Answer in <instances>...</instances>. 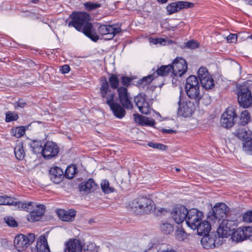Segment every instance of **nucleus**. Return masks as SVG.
<instances>
[{"mask_svg": "<svg viewBox=\"0 0 252 252\" xmlns=\"http://www.w3.org/2000/svg\"><path fill=\"white\" fill-rule=\"evenodd\" d=\"M194 6V3L189 1H178L169 4L166 7V10L169 15L173 14L183 8H191Z\"/></svg>", "mask_w": 252, "mask_h": 252, "instance_id": "18", "label": "nucleus"}, {"mask_svg": "<svg viewBox=\"0 0 252 252\" xmlns=\"http://www.w3.org/2000/svg\"><path fill=\"white\" fill-rule=\"evenodd\" d=\"M163 133L172 134L176 133V131L171 129L163 128L161 130Z\"/></svg>", "mask_w": 252, "mask_h": 252, "instance_id": "57", "label": "nucleus"}, {"mask_svg": "<svg viewBox=\"0 0 252 252\" xmlns=\"http://www.w3.org/2000/svg\"><path fill=\"white\" fill-rule=\"evenodd\" d=\"M60 70L62 73H67L70 71V67L68 65L65 64L61 67Z\"/></svg>", "mask_w": 252, "mask_h": 252, "instance_id": "56", "label": "nucleus"}, {"mask_svg": "<svg viewBox=\"0 0 252 252\" xmlns=\"http://www.w3.org/2000/svg\"><path fill=\"white\" fill-rule=\"evenodd\" d=\"M243 149L245 152L252 155V139L251 137L243 142Z\"/></svg>", "mask_w": 252, "mask_h": 252, "instance_id": "41", "label": "nucleus"}, {"mask_svg": "<svg viewBox=\"0 0 252 252\" xmlns=\"http://www.w3.org/2000/svg\"><path fill=\"white\" fill-rule=\"evenodd\" d=\"M243 220L246 222H252V211H248L243 216Z\"/></svg>", "mask_w": 252, "mask_h": 252, "instance_id": "50", "label": "nucleus"}, {"mask_svg": "<svg viewBox=\"0 0 252 252\" xmlns=\"http://www.w3.org/2000/svg\"><path fill=\"white\" fill-rule=\"evenodd\" d=\"M134 101L141 113L146 115L150 113L151 107L149 102L146 100L145 94H139L135 97Z\"/></svg>", "mask_w": 252, "mask_h": 252, "instance_id": "15", "label": "nucleus"}, {"mask_svg": "<svg viewBox=\"0 0 252 252\" xmlns=\"http://www.w3.org/2000/svg\"><path fill=\"white\" fill-rule=\"evenodd\" d=\"M197 227L195 230H197V234L199 235H205L209 233L211 230V224L207 220L200 221L198 224L196 225Z\"/></svg>", "mask_w": 252, "mask_h": 252, "instance_id": "24", "label": "nucleus"}, {"mask_svg": "<svg viewBox=\"0 0 252 252\" xmlns=\"http://www.w3.org/2000/svg\"><path fill=\"white\" fill-rule=\"evenodd\" d=\"M151 43H152L153 44L156 45V44H164L166 41L164 39L162 38H157L155 39H152L150 41Z\"/></svg>", "mask_w": 252, "mask_h": 252, "instance_id": "52", "label": "nucleus"}, {"mask_svg": "<svg viewBox=\"0 0 252 252\" xmlns=\"http://www.w3.org/2000/svg\"><path fill=\"white\" fill-rule=\"evenodd\" d=\"M99 91L101 97L106 98V103L110 106L114 115L117 118H123L126 115V111L120 104L114 102L115 94L111 93L108 82L105 77L101 79Z\"/></svg>", "mask_w": 252, "mask_h": 252, "instance_id": "2", "label": "nucleus"}, {"mask_svg": "<svg viewBox=\"0 0 252 252\" xmlns=\"http://www.w3.org/2000/svg\"><path fill=\"white\" fill-rule=\"evenodd\" d=\"M160 230L164 234H169L174 231L173 224L166 220H162L159 226Z\"/></svg>", "mask_w": 252, "mask_h": 252, "instance_id": "30", "label": "nucleus"}, {"mask_svg": "<svg viewBox=\"0 0 252 252\" xmlns=\"http://www.w3.org/2000/svg\"><path fill=\"white\" fill-rule=\"evenodd\" d=\"M188 96L191 99H194L196 103L199 102L202 97L200 93L199 87L186 90Z\"/></svg>", "mask_w": 252, "mask_h": 252, "instance_id": "28", "label": "nucleus"}, {"mask_svg": "<svg viewBox=\"0 0 252 252\" xmlns=\"http://www.w3.org/2000/svg\"><path fill=\"white\" fill-rule=\"evenodd\" d=\"M63 171L57 166L52 167L49 170L50 178L53 182L58 184L62 181L63 176Z\"/></svg>", "mask_w": 252, "mask_h": 252, "instance_id": "23", "label": "nucleus"}, {"mask_svg": "<svg viewBox=\"0 0 252 252\" xmlns=\"http://www.w3.org/2000/svg\"><path fill=\"white\" fill-rule=\"evenodd\" d=\"M4 221L5 223L10 227H16L18 226V224L15 220L11 217H6L4 218Z\"/></svg>", "mask_w": 252, "mask_h": 252, "instance_id": "44", "label": "nucleus"}, {"mask_svg": "<svg viewBox=\"0 0 252 252\" xmlns=\"http://www.w3.org/2000/svg\"><path fill=\"white\" fill-rule=\"evenodd\" d=\"M188 212V210L185 206L178 205L173 208L171 215L175 221L180 224L186 220Z\"/></svg>", "mask_w": 252, "mask_h": 252, "instance_id": "14", "label": "nucleus"}, {"mask_svg": "<svg viewBox=\"0 0 252 252\" xmlns=\"http://www.w3.org/2000/svg\"><path fill=\"white\" fill-rule=\"evenodd\" d=\"M235 222L233 220H223L217 229L219 237L227 238L234 230Z\"/></svg>", "mask_w": 252, "mask_h": 252, "instance_id": "9", "label": "nucleus"}, {"mask_svg": "<svg viewBox=\"0 0 252 252\" xmlns=\"http://www.w3.org/2000/svg\"><path fill=\"white\" fill-rule=\"evenodd\" d=\"M249 37L252 39V34L250 36H249Z\"/></svg>", "mask_w": 252, "mask_h": 252, "instance_id": "64", "label": "nucleus"}, {"mask_svg": "<svg viewBox=\"0 0 252 252\" xmlns=\"http://www.w3.org/2000/svg\"><path fill=\"white\" fill-rule=\"evenodd\" d=\"M203 217V213L196 209H191L188 211L186 220L187 225L193 230H195L196 225L201 221Z\"/></svg>", "mask_w": 252, "mask_h": 252, "instance_id": "8", "label": "nucleus"}, {"mask_svg": "<svg viewBox=\"0 0 252 252\" xmlns=\"http://www.w3.org/2000/svg\"><path fill=\"white\" fill-rule=\"evenodd\" d=\"M172 74L175 76H181L187 70L188 66L186 61L182 58H177L171 65Z\"/></svg>", "mask_w": 252, "mask_h": 252, "instance_id": "16", "label": "nucleus"}, {"mask_svg": "<svg viewBox=\"0 0 252 252\" xmlns=\"http://www.w3.org/2000/svg\"><path fill=\"white\" fill-rule=\"evenodd\" d=\"M161 252H177V251L173 249L167 248L166 250H162Z\"/></svg>", "mask_w": 252, "mask_h": 252, "instance_id": "59", "label": "nucleus"}, {"mask_svg": "<svg viewBox=\"0 0 252 252\" xmlns=\"http://www.w3.org/2000/svg\"><path fill=\"white\" fill-rule=\"evenodd\" d=\"M248 3V4L252 5V0H246Z\"/></svg>", "mask_w": 252, "mask_h": 252, "instance_id": "61", "label": "nucleus"}, {"mask_svg": "<svg viewBox=\"0 0 252 252\" xmlns=\"http://www.w3.org/2000/svg\"><path fill=\"white\" fill-rule=\"evenodd\" d=\"M77 167L74 164L69 165L65 171V176L68 179H71L77 172Z\"/></svg>", "mask_w": 252, "mask_h": 252, "instance_id": "38", "label": "nucleus"}, {"mask_svg": "<svg viewBox=\"0 0 252 252\" xmlns=\"http://www.w3.org/2000/svg\"><path fill=\"white\" fill-rule=\"evenodd\" d=\"M134 121L136 123L142 126H153L156 122L155 120L150 118L142 116L138 114L133 115Z\"/></svg>", "mask_w": 252, "mask_h": 252, "instance_id": "25", "label": "nucleus"}, {"mask_svg": "<svg viewBox=\"0 0 252 252\" xmlns=\"http://www.w3.org/2000/svg\"><path fill=\"white\" fill-rule=\"evenodd\" d=\"M148 145L150 147L161 150H165L166 148V146L160 143L149 142Z\"/></svg>", "mask_w": 252, "mask_h": 252, "instance_id": "49", "label": "nucleus"}, {"mask_svg": "<svg viewBox=\"0 0 252 252\" xmlns=\"http://www.w3.org/2000/svg\"><path fill=\"white\" fill-rule=\"evenodd\" d=\"M34 239L35 236L33 233H29L28 236L22 234H19L14 239V246L18 251H22L32 244Z\"/></svg>", "mask_w": 252, "mask_h": 252, "instance_id": "7", "label": "nucleus"}, {"mask_svg": "<svg viewBox=\"0 0 252 252\" xmlns=\"http://www.w3.org/2000/svg\"><path fill=\"white\" fill-rule=\"evenodd\" d=\"M84 244L77 239H69L66 244L67 252H82Z\"/></svg>", "mask_w": 252, "mask_h": 252, "instance_id": "21", "label": "nucleus"}, {"mask_svg": "<svg viewBox=\"0 0 252 252\" xmlns=\"http://www.w3.org/2000/svg\"><path fill=\"white\" fill-rule=\"evenodd\" d=\"M84 5L85 6V9L89 11L96 9L100 6V4L99 3H93L91 2H86L84 3Z\"/></svg>", "mask_w": 252, "mask_h": 252, "instance_id": "45", "label": "nucleus"}, {"mask_svg": "<svg viewBox=\"0 0 252 252\" xmlns=\"http://www.w3.org/2000/svg\"><path fill=\"white\" fill-rule=\"evenodd\" d=\"M175 170H176L177 172H179V171H180V168H176L175 169Z\"/></svg>", "mask_w": 252, "mask_h": 252, "instance_id": "63", "label": "nucleus"}, {"mask_svg": "<svg viewBox=\"0 0 252 252\" xmlns=\"http://www.w3.org/2000/svg\"><path fill=\"white\" fill-rule=\"evenodd\" d=\"M129 205L137 214H148L155 209L153 201L145 196H139L133 200Z\"/></svg>", "mask_w": 252, "mask_h": 252, "instance_id": "3", "label": "nucleus"}, {"mask_svg": "<svg viewBox=\"0 0 252 252\" xmlns=\"http://www.w3.org/2000/svg\"><path fill=\"white\" fill-rule=\"evenodd\" d=\"M156 77L155 73L143 77L138 81V85H147L149 84Z\"/></svg>", "mask_w": 252, "mask_h": 252, "instance_id": "40", "label": "nucleus"}, {"mask_svg": "<svg viewBox=\"0 0 252 252\" xmlns=\"http://www.w3.org/2000/svg\"><path fill=\"white\" fill-rule=\"evenodd\" d=\"M179 108L178 114L187 117L191 115L193 110V104L190 101L183 102L181 104V100L178 101Z\"/></svg>", "mask_w": 252, "mask_h": 252, "instance_id": "19", "label": "nucleus"}, {"mask_svg": "<svg viewBox=\"0 0 252 252\" xmlns=\"http://www.w3.org/2000/svg\"><path fill=\"white\" fill-rule=\"evenodd\" d=\"M26 105V102L23 99H19L17 102L15 103V107L16 108H24Z\"/></svg>", "mask_w": 252, "mask_h": 252, "instance_id": "54", "label": "nucleus"}, {"mask_svg": "<svg viewBox=\"0 0 252 252\" xmlns=\"http://www.w3.org/2000/svg\"><path fill=\"white\" fill-rule=\"evenodd\" d=\"M117 92L120 102L123 107L127 109H132L133 108L132 98L128 93L127 88L120 87L118 89Z\"/></svg>", "mask_w": 252, "mask_h": 252, "instance_id": "12", "label": "nucleus"}, {"mask_svg": "<svg viewBox=\"0 0 252 252\" xmlns=\"http://www.w3.org/2000/svg\"><path fill=\"white\" fill-rule=\"evenodd\" d=\"M227 40L230 43H234L237 41V36L236 34H230L226 37Z\"/></svg>", "mask_w": 252, "mask_h": 252, "instance_id": "53", "label": "nucleus"}, {"mask_svg": "<svg viewBox=\"0 0 252 252\" xmlns=\"http://www.w3.org/2000/svg\"><path fill=\"white\" fill-rule=\"evenodd\" d=\"M251 120V116L248 110L243 111L240 117L239 124L241 126L246 125Z\"/></svg>", "mask_w": 252, "mask_h": 252, "instance_id": "36", "label": "nucleus"}, {"mask_svg": "<svg viewBox=\"0 0 252 252\" xmlns=\"http://www.w3.org/2000/svg\"><path fill=\"white\" fill-rule=\"evenodd\" d=\"M71 20L69 22L68 27L72 26L76 30L82 32L85 35L96 42L99 39V36L90 21V15L86 12H74L70 16Z\"/></svg>", "mask_w": 252, "mask_h": 252, "instance_id": "1", "label": "nucleus"}, {"mask_svg": "<svg viewBox=\"0 0 252 252\" xmlns=\"http://www.w3.org/2000/svg\"><path fill=\"white\" fill-rule=\"evenodd\" d=\"M186 84L199 85V82L195 76L191 75L187 78Z\"/></svg>", "mask_w": 252, "mask_h": 252, "instance_id": "48", "label": "nucleus"}, {"mask_svg": "<svg viewBox=\"0 0 252 252\" xmlns=\"http://www.w3.org/2000/svg\"><path fill=\"white\" fill-rule=\"evenodd\" d=\"M108 80L112 89H118L119 88V86L120 83V80L118 76L116 74H111Z\"/></svg>", "mask_w": 252, "mask_h": 252, "instance_id": "39", "label": "nucleus"}, {"mask_svg": "<svg viewBox=\"0 0 252 252\" xmlns=\"http://www.w3.org/2000/svg\"><path fill=\"white\" fill-rule=\"evenodd\" d=\"M252 235V228L250 226L238 228L231 233L233 241L239 242L246 239Z\"/></svg>", "mask_w": 252, "mask_h": 252, "instance_id": "13", "label": "nucleus"}, {"mask_svg": "<svg viewBox=\"0 0 252 252\" xmlns=\"http://www.w3.org/2000/svg\"><path fill=\"white\" fill-rule=\"evenodd\" d=\"M36 249L37 252H50L46 237L41 236L36 243Z\"/></svg>", "mask_w": 252, "mask_h": 252, "instance_id": "27", "label": "nucleus"}, {"mask_svg": "<svg viewBox=\"0 0 252 252\" xmlns=\"http://www.w3.org/2000/svg\"><path fill=\"white\" fill-rule=\"evenodd\" d=\"M80 190L86 193L93 191L96 189V185L92 179H89L86 182L82 183L79 186Z\"/></svg>", "mask_w": 252, "mask_h": 252, "instance_id": "26", "label": "nucleus"}, {"mask_svg": "<svg viewBox=\"0 0 252 252\" xmlns=\"http://www.w3.org/2000/svg\"><path fill=\"white\" fill-rule=\"evenodd\" d=\"M168 0H157L159 3H165Z\"/></svg>", "mask_w": 252, "mask_h": 252, "instance_id": "60", "label": "nucleus"}, {"mask_svg": "<svg viewBox=\"0 0 252 252\" xmlns=\"http://www.w3.org/2000/svg\"><path fill=\"white\" fill-rule=\"evenodd\" d=\"M187 233L183 228H178L176 232V237L179 241H183L187 237Z\"/></svg>", "mask_w": 252, "mask_h": 252, "instance_id": "43", "label": "nucleus"}, {"mask_svg": "<svg viewBox=\"0 0 252 252\" xmlns=\"http://www.w3.org/2000/svg\"><path fill=\"white\" fill-rule=\"evenodd\" d=\"M100 185L103 192L106 194L113 192L115 190L114 188L110 187L109 181L107 180L102 181Z\"/></svg>", "mask_w": 252, "mask_h": 252, "instance_id": "37", "label": "nucleus"}, {"mask_svg": "<svg viewBox=\"0 0 252 252\" xmlns=\"http://www.w3.org/2000/svg\"><path fill=\"white\" fill-rule=\"evenodd\" d=\"M229 211L228 207L224 203H219L215 205L212 212H210L208 215V220L209 221H215L220 220L227 216Z\"/></svg>", "mask_w": 252, "mask_h": 252, "instance_id": "5", "label": "nucleus"}, {"mask_svg": "<svg viewBox=\"0 0 252 252\" xmlns=\"http://www.w3.org/2000/svg\"><path fill=\"white\" fill-rule=\"evenodd\" d=\"M19 203H21V202L17 201L15 198H11L7 196H0V205H8L19 206Z\"/></svg>", "mask_w": 252, "mask_h": 252, "instance_id": "34", "label": "nucleus"}, {"mask_svg": "<svg viewBox=\"0 0 252 252\" xmlns=\"http://www.w3.org/2000/svg\"><path fill=\"white\" fill-rule=\"evenodd\" d=\"M11 132L12 135L17 138H19L23 136L25 133V128L24 126L17 127L13 128Z\"/></svg>", "mask_w": 252, "mask_h": 252, "instance_id": "42", "label": "nucleus"}, {"mask_svg": "<svg viewBox=\"0 0 252 252\" xmlns=\"http://www.w3.org/2000/svg\"><path fill=\"white\" fill-rule=\"evenodd\" d=\"M19 208L23 209L24 210L29 212L30 214L27 216V219L29 221L34 222L39 220L42 216L45 211V206L42 204L35 205L32 202L28 203H19Z\"/></svg>", "mask_w": 252, "mask_h": 252, "instance_id": "4", "label": "nucleus"}, {"mask_svg": "<svg viewBox=\"0 0 252 252\" xmlns=\"http://www.w3.org/2000/svg\"><path fill=\"white\" fill-rule=\"evenodd\" d=\"M59 151V148L55 143L48 141L42 149V156L45 158L50 159L56 157Z\"/></svg>", "mask_w": 252, "mask_h": 252, "instance_id": "17", "label": "nucleus"}, {"mask_svg": "<svg viewBox=\"0 0 252 252\" xmlns=\"http://www.w3.org/2000/svg\"><path fill=\"white\" fill-rule=\"evenodd\" d=\"M200 87L199 85L186 84V90Z\"/></svg>", "mask_w": 252, "mask_h": 252, "instance_id": "58", "label": "nucleus"}, {"mask_svg": "<svg viewBox=\"0 0 252 252\" xmlns=\"http://www.w3.org/2000/svg\"><path fill=\"white\" fill-rule=\"evenodd\" d=\"M29 146L32 148V151L34 154H37L41 153L42 154L43 148L40 141H33L31 143L29 144Z\"/></svg>", "mask_w": 252, "mask_h": 252, "instance_id": "35", "label": "nucleus"}, {"mask_svg": "<svg viewBox=\"0 0 252 252\" xmlns=\"http://www.w3.org/2000/svg\"><path fill=\"white\" fill-rule=\"evenodd\" d=\"M198 74L199 79L210 75L206 68L203 67H201L199 68Z\"/></svg>", "mask_w": 252, "mask_h": 252, "instance_id": "47", "label": "nucleus"}, {"mask_svg": "<svg viewBox=\"0 0 252 252\" xmlns=\"http://www.w3.org/2000/svg\"><path fill=\"white\" fill-rule=\"evenodd\" d=\"M121 30V28L115 25H102L97 29L98 32L102 35H106V39L108 40L112 39Z\"/></svg>", "mask_w": 252, "mask_h": 252, "instance_id": "11", "label": "nucleus"}, {"mask_svg": "<svg viewBox=\"0 0 252 252\" xmlns=\"http://www.w3.org/2000/svg\"><path fill=\"white\" fill-rule=\"evenodd\" d=\"M202 86L206 90L212 89L214 86V82L210 75L199 79Z\"/></svg>", "mask_w": 252, "mask_h": 252, "instance_id": "31", "label": "nucleus"}, {"mask_svg": "<svg viewBox=\"0 0 252 252\" xmlns=\"http://www.w3.org/2000/svg\"><path fill=\"white\" fill-rule=\"evenodd\" d=\"M186 46L188 48L194 49L198 47L197 43L195 41L192 40L187 42Z\"/></svg>", "mask_w": 252, "mask_h": 252, "instance_id": "55", "label": "nucleus"}, {"mask_svg": "<svg viewBox=\"0 0 252 252\" xmlns=\"http://www.w3.org/2000/svg\"><path fill=\"white\" fill-rule=\"evenodd\" d=\"M237 114L234 108L230 107L227 108L222 114L220 119V124L222 126L225 128H229L234 125V119Z\"/></svg>", "mask_w": 252, "mask_h": 252, "instance_id": "10", "label": "nucleus"}, {"mask_svg": "<svg viewBox=\"0 0 252 252\" xmlns=\"http://www.w3.org/2000/svg\"><path fill=\"white\" fill-rule=\"evenodd\" d=\"M168 74L173 75L172 67L170 64L167 65H161L156 70V76L157 77L158 76H166Z\"/></svg>", "mask_w": 252, "mask_h": 252, "instance_id": "33", "label": "nucleus"}, {"mask_svg": "<svg viewBox=\"0 0 252 252\" xmlns=\"http://www.w3.org/2000/svg\"><path fill=\"white\" fill-rule=\"evenodd\" d=\"M131 81V78L127 76H123L121 78V83L126 88L130 85Z\"/></svg>", "mask_w": 252, "mask_h": 252, "instance_id": "51", "label": "nucleus"}, {"mask_svg": "<svg viewBox=\"0 0 252 252\" xmlns=\"http://www.w3.org/2000/svg\"><path fill=\"white\" fill-rule=\"evenodd\" d=\"M217 236L214 233H208L204 235L201 240V243L205 249H213L216 247Z\"/></svg>", "mask_w": 252, "mask_h": 252, "instance_id": "20", "label": "nucleus"}, {"mask_svg": "<svg viewBox=\"0 0 252 252\" xmlns=\"http://www.w3.org/2000/svg\"><path fill=\"white\" fill-rule=\"evenodd\" d=\"M14 154L16 158L19 160H22L24 158L25 153L23 143L20 142L17 144L14 148Z\"/></svg>", "mask_w": 252, "mask_h": 252, "instance_id": "32", "label": "nucleus"}, {"mask_svg": "<svg viewBox=\"0 0 252 252\" xmlns=\"http://www.w3.org/2000/svg\"><path fill=\"white\" fill-rule=\"evenodd\" d=\"M76 213V211L73 209H70L67 211L60 209L58 211L57 214L59 218L62 220L72 221L74 219Z\"/></svg>", "mask_w": 252, "mask_h": 252, "instance_id": "22", "label": "nucleus"}, {"mask_svg": "<svg viewBox=\"0 0 252 252\" xmlns=\"http://www.w3.org/2000/svg\"><path fill=\"white\" fill-rule=\"evenodd\" d=\"M238 101L240 106L247 108L252 105V94L247 87L242 86L237 93Z\"/></svg>", "mask_w": 252, "mask_h": 252, "instance_id": "6", "label": "nucleus"}, {"mask_svg": "<svg viewBox=\"0 0 252 252\" xmlns=\"http://www.w3.org/2000/svg\"><path fill=\"white\" fill-rule=\"evenodd\" d=\"M39 0H32V2L34 3H36Z\"/></svg>", "mask_w": 252, "mask_h": 252, "instance_id": "62", "label": "nucleus"}, {"mask_svg": "<svg viewBox=\"0 0 252 252\" xmlns=\"http://www.w3.org/2000/svg\"><path fill=\"white\" fill-rule=\"evenodd\" d=\"M233 134L239 139L243 141V142L251 137L248 132L243 127L237 129L235 132H233Z\"/></svg>", "mask_w": 252, "mask_h": 252, "instance_id": "29", "label": "nucleus"}, {"mask_svg": "<svg viewBox=\"0 0 252 252\" xmlns=\"http://www.w3.org/2000/svg\"><path fill=\"white\" fill-rule=\"evenodd\" d=\"M18 118V116L17 114H14L10 112H8L6 114L5 121L6 122H10L13 121L17 120Z\"/></svg>", "mask_w": 252, "mask_h": 252, "instance_id": "46", "label": "nucleus"}]
</instances>
